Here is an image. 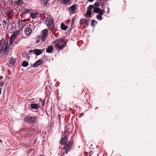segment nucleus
<instances>
[{
	"label": "nucleus",
	"instance_id": "nucleus-1",
	"mask_svg": "<svg viewBox=\"0 0 156 156\" xmlns=\"http://www.w3.org/2000/svg\"><path fill=\"white\" fill-rule=\"evenodd\" d=\"M66 42L62 38H59L54 42L53 46L56 50H62L65 48L66 45Z\"/></svg>",
	"mask_w": 156,
	"mask_h": 156
},
{
	"label": "nucleus",
	"instance_id": "nucleus-2",
	"mask_svg": "<svg viewBox=\"0 0 156 156\" xmlns=\"http://www.w3.org/2000/svg\"><path fill=\"white\" fill-rule=\"evenodd\" d=\"M46 23L48 28L53 34L56 32V29L53 25V19L51 16H48L46 19Z\"/></svg>",
	"mask_w": 156,
	"mask_h": 156
},
{
	"label": "nucleus",
	"instance_id": "nucleus-3",
	"mask_svg": "<svg viewBox=\"0 0 156 156\" xmlns=\"http://www.w3.org/2000/svg\"><path fill=\"white\" fill-rule=\"evenodd\" d=\"M103 5L102 1L101 0H98V20H102V16L104 13H106Z\"/></svg>",
	"mask_w": 156,
	"mask_h": 156
},
{
	"label": "nucleus",
	"instance_id": "nucleus-4",
	"mask_svg": "<svg viewBox=\"0 0 156 156\" xmlns=\"http://www.w3.org/2000/svg\"><path fill=\"white\" fill-rule=\"evenodd\" d=\"M72 144V143L70 141H68L66 144L62 148V156H63L65 153L67 154V152L71 150Z\"/></svg>",
	"mask_w": 156,
	"mask_h": 156
},
{
	"label": "nucleus",
	"instance_id": "nucleus-5",
	"mask_svg": "<svg viewBox=\"0 0 156 156\" xmlns=\"http://www.w3.org/2000/svg\"><path fill=\"white\" fill-rule=\"evenodd\" d=\"M37 117L27 116L24 119V121L28 123L31 124L35 122L36 120Z\"/></svg>",
	"mask_w": 156,
	"mask_h": 156
},
{
	"label": "nucleus",
	"instance_id": "nucleus-6",
	"mask_svg": "<svg viewBox=\"0 0 156 156\" xmlns=\"http://www.w3.org/2000/svg\"><path fill=\"white\" fill-rule=\"evenodd\" d=\"M48 33V30L47 29H45L42 30L41 32V38L43 41H44L46 38Z\"/></svg>",
	"mask_w": 156,
	"mask_h": 156
},
{
	"label": "nucleus",
	"instance_id": "nucleus-7",
	"mask_svg": "<svg viewBox=\"0 0 156 156\" xmlns=\"http://www.w3.org/2000/svg\"><path fill=\"white\" fill-rule=\"evenodd\" d=\"M93 8L94 9V11L95 13H98V2H96L94 5L93 6L92 5H90L87 7V10H91Z\"/></svg>",
	"mask_w": 156,
	"mask_h": 156
},
{
	"label": "nucleus",
	"instance_id": "nucleus-8",
	"mask_svg": "<svg viewBox=\"0 0 156 156\" xmlns=\"http://www.w3.org/2000/svg\"><path fill=\"white\" fill-rule=\"evenodd\" d=\"M76 9V6L75 5H74L68 8V10L70 14H73Z\"/></svg>",
	"mask_w": 156,
	"mask_h": 156
},
{
	"label": "nucleus",
	"instance_id": "nucleus-9",
	"mask_svg": "<svg viewBox=\"0 0 156 156\" xmlns=\"http://www.w3.org/2000/svg\"><path fill=\"white\" fill-rule=\"evenodd\" d=\"M67 134H66V133H64L63 135L64 136L62 138L60 142L61 144L65 145V144L67 140L66 136L67 135Z\"/></svg>",
	"mask_w": 156,
	"mask_h": 156
},
{
	"label": "nucleus",
	"instance_id": "nucleus-10",
	"mask_svg": "<svg viewBox=\"0 0 156 156\" xmlns=\"http://www.w3.org/2000/svg\"><path fill=\"white\" fill-rule=\"evenodd\" d=\"M31 108L33 109H36L40 108V105L38 104H33L30 105Z\"/></svg>",
	"mask_w": 156,
	"mask_h": 156
},
{
	"label": "nucleus",
	"instance_id": "nucleus-11",
	"mask_svg": "<svg viewBox=\"0 0 156 156\" xmlns=\"http://www.w3.org/2000/svg\"><path fill=\"white\" fill-rule=\"evenodd\" d=\"M64 128V133L67 134L69 132V126L68 125H65Z\"/></svg>",
	"mask_w": 156,
	"mask_h": 156
},
{
	"label": "nucleus",
	"instance_id": "nucleus-12",
	"mask_svg": "<svg viewBox=\"0 0 156 156\" xmlns=\"http://www.w3.org/2000/svg\"><path fill=\"white\" fill-rule=\"evenodd\" d=\"M5 42H1L0 44V53L2 52V50L4 49V47L5 45Z\"/></svg>",
	"mask_w": 156,
	"mask_h": 156
},
{
	"label": "nucleus",
	"instance_id": "nucleus-13",
	"mask_svg": "<svg viewBox=\"0 0 156 156\" xmlns=\"http://www.w3.org/2000/svg\"><path fill=\"white\" fill-rule=\"evenodd\" d=\"M34 53L37 55H40L42 53V51L41 50L37 49H34Z\"/></svg>",
	"mask_w": 156,
	"mask_h": 156
},
{
	"label": "nucleus",
	"instance_id": "nucleus-14",
	"mask_svg": "<svg viewBox=\"0 0 156 156\" xmlns=\"http://www.w3.org/2000/svg\"><path fill=\"white\" fill-rule=\"evenodd\" d=\"M32 31L31 29L30 28H27L25 30V33L26 35H28L30 34Z\"/></svg>",
	"mask_w": 156,
	"mask_h": 156
},
{
	"label": "nucleus",
	"instance_id": "nucleus-15",
	"mask_svg": "<svg viewBox=\"0 0 156 156\" xmlns=\"http://www.w3.org/2000/svg\"><path fill=\"white\" fill-rule=\"evenodd\" d=\"M88 20H86V19H81L80 21V23L81 25H82L83 24H85L86 25H87L88 24Z\"/></svg>",
	"mask_w": 156,
	"mask_h": 156
},
{
	"label": "nucleus",
	"instance_id": "nucleus-16",
	"mask_svg": "<svg viewBox=\"0 0 156 156\" xmlns=\"http://www.w3.org/2000/svg\"><path fill=\"white\" fill-rule=\"evenodd\" d=\"M53 50V47L51 46H49L46 49V51L49 53L51 52Z\"/></svg>",
	"mask_w": 156,
	"mask_h": 156
},
{
	"label": "nucleus",
	"instance_id": "nucleus-17",
	"mask_svg": "<svg viewBox=\"0 0 156 156\" xmlns=\"http://www.w3.org/2000/svg\"><path fill=\"white\" fill-rule=\"evenodd\" d=\"M38 14L37 12H34L30 13V16L32 19H34L37 17V16Z\"/></svg>",
	"mask_w": 156,
	"mask_h": 156
},
{
	"label": "nucleus",
	"instance_id": "nucleus-18",
	"mask_svg": "<svg viewBox=\"0 0 156 156\" xmlns=\"http://www.w3.org/2000/svg\"><path fill=\"white\" fill-rule=\"evenodd\" d=\"M42 63L41 60H37L34 64L33 65V67H36L40 65Z\"/></svg>",
	"mask_w": 156,
	"mask_h": 156
},
{
	"label": "nucleus",
	"instance_id": "nucleus-19",
	"mask_svg": "<svg viewBox=\"0 0 156 156\" xmlns=\"http://www.w3.org/2000/svg\"><path fill=\"white\" fill-rule=\"evenodd\" d=\"M19 33V32L18 31H16L14 32L13 34L11 35V38H12V39H14L17 36V35Z\"/></svg>",
	"mask_w": 156,
	"mask_h": 156
},
{
	"label": "nucleus",
	"instance_id": "nucleus-20",
	"mask_svg": "<svg viewBox=\"0 0 156 156\" xmlns=\"http://www.w3.org/2000/svg\"><path fill=\"white\" fill-rule=\"evenodd\" d=\"M61 27L62 30H65L67 29L68 27L64 23H62L61 25Z\"/></svg>",
	"mask_w": 156,
	"mask_h": 156
},
{
	"label": "nucleus",
	"instance_id": "nucleus-21",
	"mask_svg": "<svg viewBox=\"0 0 156 156\" xmlns=\"http://www.w3.org/2000/svg\"><path fill=\"white\" fill-rule=\"evenodd\" d=\"M91 11L90 10H87V12L86 15V16L87 17H90L91 16Z\"/></svg>",
	"mask_w": 156,
	"mask_h": 156
},
{
	"label": "nucleus",
	"instance_id": "nucleus-22",
	"mask_svg": "<svg viewBox=\"0 0 156 156\" xmlns=\"http://www.w3.org/2000/svg\"><path fill=\"white\" fill-rule=\"evenodd\" d=\"M70 1V0H61V2L64 5H67Z\"/></svg>",
	"mask_w": 156,
	"mask_h": 156
},
{
	"label": "nucleus",
	"instance_id": "nucleus-23",
	"mask_svg": "<svg viewBox=\"0 0 156 156\" xmlns=\"http://www.w3.org/2000/svg\"><path fill=\"white\" fill-rule=\"evenodd\" d=\"M15 62L16 60L15 59H14L12 58L10 59L9 61V62L11 65L14 64L15 63Z\"/></svg>",
	"mask_w": 156,
	"mask_h": 156
},
{
	"label": "nucleus",
	"instance_id": "nucleus-24",
	"mask_svg": "<svg viewBox=\"0 0 156 156\" xmlns=\"http://www.w3.org/2000/svg\"><path fill=\"white\" fill-rule=\"evenodd\" d=\"M23 1L22 0H18L16 1L17 4L19 6L22 5L23 3Z\"/></svg>",
	"mask_w": 156,
	"mask_h": 156
},
{
	"label": "nucleus",
	"instance_id": "nucleus-25",
	"mask_svg": "<svg viewBox=\"0 0 156 156\" xmlns=\"http://www.w3.org/2000/svg\"><path fill=\"white\" fill-rule=\"evenodd\" d=\"M29 65V63L26 61H24L23 62L22 66L24 67L27 66Z\"/></svg>",
	"mask_w": 156,
	"mask_h": 156
},
{
	"label": "nucleus",
	"instance_id": "nucleus-26",
	"mask_svg": "<svg viewBox=\"0 0 156 156\" xmlns=\"http://www.w3.org/2000/svg\"><path fill=\"white\" fill-rule=\"evenodd\" d=\"M49 0H43L42 4L44 6L48 4V2Z\"/></svg>",
	"mask_w": 156,
	"mask_h": 156
},
{
	"label": "nucleus",
	"instance_id": "nucleus-27",
	"mask_svg": "<svg viewBox=\"0 0 156 156\" xmlns=\"http://www.w3.org/2000/svg\"><path fill=\"white\" fill-rule=\"evenodd\" d=\"M97 22L94 20H91V25L94 27L95 25L96 24Z\"/></svg>",
	"mask_w": 156,
	"mask_h": 156
},
{
	"label": "nucleus",
	"instance_id": "nucleus-28",
	"mask_svg": "<svg viewBox=\"0 0 156 156\" xmlns=\"http://www.w3.org/2000/svg\"><path fill=\"white\" fill-rule=\"evenodd\" d=\"M23 58H25L26 59H28L29 58V55L27 54H24L23 55Z\"/></svg>",
	"mask_w": 156,
	"mask_h": 156
},
{
	"label": "nucleus",
	"instance_id": "nucleus-29",
	"mask_svg": "<svg viewBox=\"0 0 156 156\" xmlns=\"http://www.w3.org/2000/svg\"><path fill=\"white\" fill-rule=\"evenodd\" d=\"M26 131L27 132H30L32 133L33 131V129H27L26 130Z\"/></svg>",
	"mask_w": 156,
	"mask_h": 156
},
{
	"label": "nucleus",
	"instance_id": "nucleus-30",
	"mask_svg": "<svg viewBox=\"0 0 156 156\" xmlns=\"http://www.w3.org/2000/svg\"><path fill=\"white\" fill-rule=\"evenodd\" d=\"M14 40V39H12V38L10 37V39L9 40V43L11 45H12L13 41Z\"/></svg>",
	"mask_w": 156,
	"mask_h": 156
},
{
	"label": "nucleus",
	"instance_id": "nucleus-31",
	"mask_svg": "<svg viewBox=\"0 0 156 156\" xmlns=\"http://www.w3.org/2000/svg\"><path fill=\"white\" fill-rule=\"evenodd\" d=\"M41 105L44 106L45 105V101L44 100H41Z\"/></svg>",
	"mask_w": 156,
	"mask_h": 156
},
{
	"label": "nucleus",
	"instance_id": "nucleus-32",
	"mask_svg": "<svg viewBox=\"0 0 156 156\" xmlns=\"http://www.w3.org/2000/svg\"><path fill=\"white\" fill-rule=\"evenodd\" d=\"M9 47L8 46L7 44H6L5 45V47H4V49L8 50L9 49Z\"/></svg>",
	"mask_w": 156,
	"mask_h": 156
},
{
	"label": "nucleus",
	"instance_id": "nucleus-33",
	"mask_svg": "<svg viewBox=\"0 0 156 156\" xmlns=\"http://www.w3.org/2000/svg\"><path fill=\"white\" fill-rule=\"evenodd\" d=\"M3 50H4L3 53H4V55H7V51L8 50H4V49Z\"/></svg>",
	"mask_w": 156,
	"mask_h": 156
},
{
	"label": "nucleus",
	"instance_id": "nucleus-34",
	"mask_svg": "<svg viewBox=\"0 0 156 156\" xmlns=\"http://www.w3.org/2000/svg\"><path fill=\"white\" fill-rule=\"evenodd\" d=\"M3 23L5 24V25L6 26V22L5 20H3L2 22Z\"/></svg>",
	"mask_w": 156,
	"mask_h": 156
},
{
	"label": "nucleus",
	"instance_id": "nucleus-35",
	"mask_svg": "<svg viewBox=\"0 0 156 156\" xmlns=\"http://www.w3.org/2000/svg\"><path fill=\"white\" fill-rule=\"evenodd\" d=\"M69 22V21H66L65 22V24L66 25H68Z\"/></svg>",
	"mask_w": 156,
	"mask_h": 156
},
{
	"label": "nucleus",
	"instance_id": "nucleus-36",
	"mask_svg": "<svg viewBox=\"0 0 156 156\" xmlns=\"http://www.w3.org/2000/svg\"><path fill=\"white\" fill-rule=\"evenodd\" d=\"M25 11L26 12H28L29 11V10L28 9L25 10Z\"/></svg>",
	"mask_w": 156,
	"mask_h": 156
},
{
	"label": "nucleus",
	"instance_id": "nucleus-37",
	"mask_svg": "<svg viewBox=\"0 0 156 156\" xmlns=\"http://www.w3.org/2000/svg\"><path fill=\"white\" fill-rule=\"evenodd\" d=\"M80 116H79L80 117L81 116H82L83 115V113H81L80 114Z\"/></svg>",
	"mask_w": 156,
	"mask_h": 156
},
{
	"label": "nucleus",
	"instance_id": "nucleus-38",
	"mask_svg": "<svg viewBox=\"0 0 156 156\" xmlns=\"http://www.w3.org/2000/svg\"><path fill=\"white\" fill-rule=\"evenodd\" d=\"M3 77L2 76H0V80L3 79Z\"/></svg>",
	"mask_w": 156,
	"mask_h": 156
},
{
	"label": "nucleus",
	"instance_id": "nucleus-39",
	"mask_svg": "<svg viewBox=\"0 0 156 156\" xmlns=\"http://www.w3.org/2000/svg\"><path fill=\"white\" fill-rule=\"evenodd\" d=\"M29 52H30V53L32 52H34V50H30L29 51Z\"/></svg>",
	"mask_w": 156,
	"mask_h": 156
},
{
	"label": "nucleus",
	"instance_id": "nucleus-40",
	"mask_svg": "<svg viewBox=\"0 0 156 156\" xmlns=\"http://www.w3.org/2000/svg\"><path fill=\"white\" fill-rule=\"evenodd\" d=\"M108 9V11L107 12V13H108L109 12V9L108 8V7H107Z\"/></svg>",
	"mask_w": 156,
	"mask_h": 156
},
{
	"label": "nucleus",
	"instance_id": "nucleus-41",
	"mask_svg": "<svg viewBox=\"0 0 156 156\" xmlns=\"http://www.w3.org/2000/svg\"><path fill=\"white\" fill-rule=\"evenodd\" d=\"M74 23V22H73V20H72V23H71V25H72Z\"/></svg>",
	"mask_w": 156,
	"mask_h": 156
},
{
	"label": "nucleus",
	"instance_id": "nucleus-42",
	"mask_svg": "<svg viewBox=\"0 0 156 156\" xmlns=\"http://www.w3.org/2000/svg\"><path fill=\"white\" fill-rule=\"evenodd\" d=\"M96 17L98 18V15L96 16Z\"/></svg>",
	"mask_w": 156,
	"mask_h": 156
},
{
	"label": "nucleus",
	"instance_id": "nucleus-43",
	"mask_svg": "<svg viewBox=\"0 0 156 156\" xmlns=\"http://www.w3.org/2000/svg\"><path fill=\"white\" fill-rule=\"evenodd\" d=\"M0 142H2V140L0 139Z\"/></svg>",
	"mask_w": 156,
	"mask_h": 156
},
{
	"label": "nucleus",
	"instance_id": "nucleus-44",
	"mask_svg": "<svg viewBox=\"0 0 156 156\" xmlns=\"http://www.w3.org/2000/svg\"><path fill=\"white\" fill-rule=\"evenodd\" d=\"M62 133H63V131H62Z\"/></svg>",
	"mask_w": 156,
	"mask_h": 156
}]
</instances>
